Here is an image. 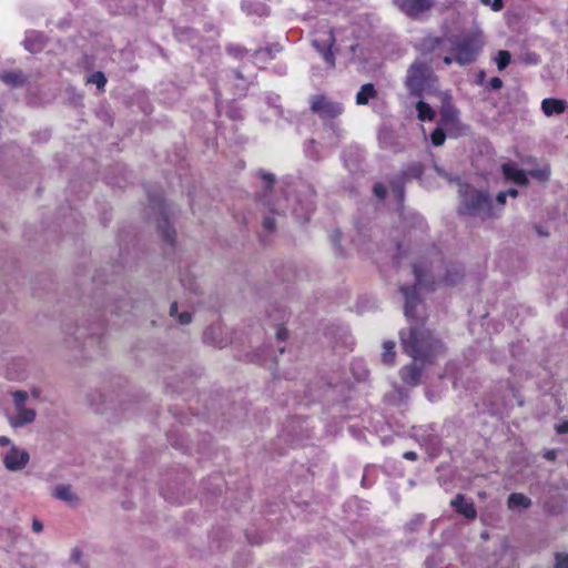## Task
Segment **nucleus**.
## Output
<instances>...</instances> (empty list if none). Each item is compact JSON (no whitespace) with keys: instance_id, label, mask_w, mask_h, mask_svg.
Instances as JSON below:
<instances>
[{"instance_id":"nucleus-9","label":"nucleus","mask_w":568,"mask_h":568,"mask_svg":"<svg viewBox=\"0 0 568 568\" xmlns=\"http://www.w3.org/2000/svg\"><path fill=\"white\" fill-rule=\"evenodd\" d=\"M311 109L323 119H334L344 111L342 103L333 101L325 95H313L311 98Z\"/></svg>"},{"instance_id":"nucleus-39","label":"nucleus","mask_w":568,"mask_h":568,"mask_svg":"<svg viewBox=\"0 0 568 568\" xmlns=\"http://www.w3.org/2000/svg\"><path fill=\"white\" fill-rule=\"evenodd\" d=\"M483 4L491 7L493 10L499 11L503 8V0H480Z\"/></svg>"},{"instance_id":"nucleus-34","label":"nucleus","mask_w":568,"mask_h":568,"mask_svg":"<svg viewBox=\"0 0 568 568\" xmlns=\"http://www.w3.org/2000/svg\"><path fill=\"white\" fill-rule=\"evenodd\" d=\"M430 139L435 146H440L446 140V134L442 128H437L433 131Z\"/></svg>"},{"instance_id":"nucleus-13","label":"nucleus","mask_w":568,"mask_h":568,"mask_svg":"<svg viewBox=\"0 0 568 568\" xmlns=\"http://www.w3.org/2000/svg\"><path fill=\"white\" fill-rule=\"evenodd\" d=\"M395 4L407 16L416 18L434 6V0H395Z\"/></svg>"},{"instance_id":"nucleus-33","label":"nucleus","mask_w":568,"mask_h":568,"mask_svg":"<svg viewBox=\"0 0 568 568\" xmlns=\"http://www.w3.org/2000/svg\"><path fill=\"white\" fill-rule=\"evenodd\" d=\"M263 203L264 205H267L270 212L274 214H281L282 212H284V209L286 207L282 204L281 201L271 202L270 200H266V195L263 196Z\"/></svg>"},{"instance_id":"nucleus-22","label":"nucleus","mask_w":568,"mask_h":568,"mask_svg":"<svg viewBox=\"0 0 568 568\" xmlns=\"http://www.w3.org/2000/svg\"><path fill=\"white\" fill-rule=\"evenodd\" d=\"M377 98V91L373 83H366L361 87L356 93L355 101L357 105H367L371 100Z\"/></svg>"},{"instance_id":"nucleus-44","label":"nucleus","mask_w":568,"mask_h":568,"mask_svg":"<svg viewBox=\"0 0 568 568\" xmlns=\"http://www.w3.org/2000/svg\"><path fill=\"white\" fill-rule=\"evenodd\" d=\"M276 338L280 342H284L287 338V329L283 326H278L276 331Z\"/></svg>"},{"instance_id":"nucleus-64","label":"nucleus","mask_w":568,"mask_h":568,"mask_svg":"<svg viewBox=\"0 0 568 568\" xmlns=\"http://www.w3.org/2000/svg\"><path fill=\"white\" fill-rule=\"evenodd\" d=\"M242 52V49L236 48V54H240Z\"/></svg>"},{"instance_id":"nucleus-8","label":"nucleus","mask_w":568,"mask_h":568,"mask_svg":"<svg viewBox=\"0 0 568 568\" xmlns=\"http://www.w3.org/2000/svg\"><path fill=\"white\" fill-rule=\"evenodd\" d=\"M334 43L335 36L332 28L326 24H322L318 29L315 30L314 37L312 39V45L323 57L324 61L331 67H334L335 64V57L332 52V47Z\"/></svg>"},{"instance_id":"nucleus-52","label":"nucleus","mask_w":568,"mask_h":568,"mask_svg":"<svg viewBox=\"0 0 568 568\" xmlns=\"http://www.w3.org/2000/svg\"><path fill=\"white\" fill-rule=\"evenodd\" d=\"M32 529L36 532H41L42 529H43L42 523L40 520H38V519H34L33 523H32Z\"/></svg>"},{"instance_id":"nucleus-27","label":"nucleus","mask_w":568,"mask_h":568,"mask_svg":"<svg viewBox=\"0 0 568 568\" xmlns=\"http://www.w3.org/2000/svg\"><path fill=\"white\" fill-rule=\"evenodd\" d=\"M378 139H379V143H381L382 148L394 151V152L399 150V145L395 141V136L392 131H389V130L381 131Z\"/></svg>"},{"instance_id":"nucleus-23","label":"nucleus","mask_w":568,"mask_h":568,"mask_svg":"<svg viewBox=\"0 0 568 568\" xmlns=\"http://www.w3.org/2000/svg\"><path fill=\"white\" fill-rule=\"evenodd\" d=\"M158 230L163 237V240L170 244L174 242L175 231L171 226L169 219L164 211H161V219L158 221Z\"/></svg>"},{"instance_id":"nucleus-35","label":"nucleus","mask_w":568,"mask_h":568,"mask_svg":"<svg viewBox=\"0 0 568 568\" xmlns=\"http://www.w3.org/2000/svg\"><path fill=\"white\" fill-rule=\"evenodd\" d=\"M424 521V516L422 515H415L407 524H406V528L409 530V531H414L418 528V526H420Z\"/></svg>"},{"instance_id":"nucleus-6","label":"nucleus","mask_w":568,"mask_h":568,"mask_svg":"<svg viewBox=\"0 0 568 568\" xmlns=\"http://www.w3.org/2000/svg\"><path fill=\"white\" fill-rule=\"evenodd\" d=\"M12 396V410L7 414L8 423L13 429L23 428L36 420V409L28 405L29 393L16 390Z\"/></svg>"},{"instance_id":"nucleus-45","label":"nucleus","mask_w":568,"mask_h":568,"mask_svg":"<svg viewBox=\"0 0 568 568\" xmlns=\"http://www.w3.org/2000/svg\"><path fill=\"white\" fill-rule=\"evenodd\" d=\"M278 97H274V98H270V105L274 109V112L277 114V115H282V109L281 106L276 103L278 101Z\"/></svg>"},{"instance_id":"nucleus-19","label":"nucleus","mask_w":568,"mask_h":568,"mask_svg":"<svg viewBox=\"0 0 568 568\" xmlns=\"http://www.w3.org/2000/svg\"><path fill=\"white\" fill-rule=\"evenodd\" d=\"M567 102L560 99L546 98L541 102V110L546 116L561 114L566 111Z\"/></svg>"},{"instance_id":"nucleus-57","label":"nucleus","mask_w":568,"mask_h":568,"mask_svg":"<svg viewBox=\"0 0 568 568\" xmlns=\"http://www.w3.org/2000/svg\"><path fill=\"white\" fill-rule=\"evenodd\" d=\"M178 314V304L176 303H172L171 307H170V315L171 316H175Z\"/></svg>"},{"instance_id":"nucleus-56","label":"nucleus","mask_w":568,"mask_h":568,"mask_svg":"<svg viewBox=\"0 0 568 568\" xmlns=\"http://www.w3.org/2000/svg\"><path fill=\"white\" fill-rule=\"evenodd\" d=\"M545 458H547L548 460H554L556 458V452L555 450L546 452Z\"/></svg>"},{"instance_id":"nucleus-58","label":"nucleus","mask_w":568,"mask_h":568,"mask_svg":"<svg viewBox=\"0 0 568 568\" xmlns=\"http://www.w3.org/2000/svg\"><path fill=\"white\" fill-rule=\"evenodd\" d=\"M505 192L507 193V196L516 197L518 195V191L516 189H509Z\"/></svg>"},{"instance_id":"nucleus-38","label":"nucleus","mask_w":568,"mask_h":568,"mask_svg":"<svg viewBox=\"0 0 568 568\" xmlns=\"http://www.w3.org/2000/svg\"><path fill=\"white\" fill-rule=\"evenodd\" d=\"M181 284L184 288L196 292V283L193 278L183 277L181 278Z\"/></svg>"},{"instance_id":"nucleus-53","label":"nucleus","mask_w":568,"mask_h":568,"mask_svg":"<svg viewBox=\"0 0 568 568\" xmlns=\"http://www.w3.org/2000/svg\"><path fill=\"white\" fill-rule=\"evenodd\" d=\"M403 457L408 460H416L417 454L415 452L408 450L403 454Z\"/></svg>"},{"instance_id":"nucleus-37","label":"nucleus","mask_w":568,"mask_h":568,"mask_svg":"<svg viewBox=\"0 0 568 568\" xmlns=\"http://www.w3.org/2000/svg\"><path fill=\"white\" fill-rule=\"evenodd\" d=\"M373 193L378 200H383L386 195V187L382 183H376L373 186Z\"/></svg>"},{"instance_id":"nucleus-46","label":"nucleus","mask_w":568,"mask_h":568,"mask_svg":"<svg viewBox=\"0 0 568 568\" xmlns=\"http://www.w3.org/2000/svg\"><path fill=\"white\" fill-rule=\"evenodd\" d=\"M262 179L264 180V182L266 183V186L270 187L273 185L274 181H275V176L272 174V173H265L263 172L261 174Z\"/></svg>"},{"instance_id":"nucleus-40","label":"nucleus","mask_w":568,"mask_h":568,"mask_svg":"<svg viewBox=\"0 0 568 568\" xmlns=\"http://www.w3.org/2000/svg\"><path fill=\"white\" fill-rule=\"evenodd\" d=\"M82 551L79 548H74L71 551L70 560L74 564L81 565Z\"/></svg>"},{"instance_id":"nucleus-63","label":"nucleus","mask_w":568,"mask_h":568,"mask_svg":"<svg viewBox=\"0 0 568 568\" xmlns=\"http://www.w3.org/2000/svg\"><path fill=\"white\" fill-rule=\"evenodd\" d=\"M215 100H216V104L219 105V102H220L219 95L215 97Z\"/></svg>"},{"instance_id":"nucleus-14","label":"nucleus","mask_w":568,"mask_h":568,"mask_svg":"<svg viewBox=\"0 0 568 568\" xmlns=\"http://www.w3.org/2000/svg\"><path fill=\"white\" fill-rule=\"evenodd\" d=\"M439 113V124L444 128L454 126L458 122V110L453 105L448 97L443 100Z\"/></svg>"},{"instance_id":"nucleus-47","label":"nucleus","mask_w":568,"mask_h":568,"mask_svg":"<svg viewBox=\"0 0 568 568\" xmlns=\"http://www.w3.org/2000/svg\"><path fill=\"white\" fill-rule=\"evenodd\" d=\"M556 432L558 434H567L568 433V420H564L556 425Z\"/></svg>"},{"instance_id":"nucleus-11","label":"nucleus","mask_w":568,"mask_h":568,"mask_svg":"<svg viewBox=\"0 0 568 568\" xmlns=\"http://www.w3.org/2000/svg\"><path fill=\"white\" fill-rule=\"evenodd\" d=\"M423 173V165L420 163H413L406 171L403 172V176L392 181L390 187L394 196L402 203L404 200V180L410 178H419Z\"/></svg>"},{"instance_id":"nucleus-49","label":"nucleus","mask_w":568,"mask_h":568,"mask_svg":"<svg viewBox=\"0 0 568 568\" xmlns=\"http://www.w3.org/2000/svg\"><path fill=\"white\" fill-rule=\"evenodd\" d=\"M236 77L241 81V83H239L237 87L240 88L239 94L242 95L246 91L247 87H246V83H245L243 77L239 72H236Z\"/></svg>"},{"instance_id":"nucleus-50","label":"nucleus","mask_w":568,"mask_h":568,"mask_svg":"<svg viewBox=\"0 0 568 568\" xmlns=\"http://www.w3.org/2000/svg\"><path fill=\"white\" fill-rule=\"evenodd\" d=\"M41 396V390L38 387H33L29 393V399L32 398L34 400H38Z\"/></svg>"},{"instance_id":"nucleus-31","label":"nucleus","mask_w":568,"mask_h":568,"mask_svg":"<svg viewBox=\"0 0 568 568\" xmlns=\"http://www.w3.org/2000/svg\"><path fill=\"white\" fill-rule=\"evenodd\" d=\"M87 83L95 84L99 90H104L106 78L101 71L93 72L87 79Z\"/></svg>"},{"instance_id":"nucleus-28","label":"nucleus","mask_w":568,"mask_h":568,"mask_svg":"<svg viewBox=\"0 0 568 568\" xmlns=\"http://www.w3.org/2000/svg\"><path fill=\"white\" fill-rule=\"evenodd\" d=\"M416 111H417L418 119L420 121H430L435 116V111L432 109V106L428 103L424 102L423 100H419L416 103Z\"/></svg>"},{"instance_id":"nucleus-12","label":"nucleus","mask_w":568,"mask_h":568,"mask_svg":"<svg viewBox=\"0 0 568 568\" xmlns=\"http://www.w3.org/2000/svg\"><path fill=\"white\" fill-rule=\"evenodd\" d=\"M314 209H315L314 192H313V190L307 187L305 199L296 200V204L292 209V213L296 217V220H298L301 222H306L310 220L311 214L314 212Z\"/></svg>"},{"instance_id":"nucleus-51","label":"nucleus","mask_w":568,"mask_h":568,"mask_svg":"<svg viewBox=\"0 0 568 568\" xmlns=\"http://www.w3.org/2000/svg\"><path fill=\"white\" fill-rule=\"evenodd\" d=\"M507 193L501 191L496 196V202L498 205H504L506 203Z\"/></svg>"},{"instance_id":"nucleus-16","label":"nucleus","mask_w":568,"mask_h":568,"mask_svg":"<svg viewBox=\"0 0 568 568\" xmlns=\"http://www.w3.org/2000/svg\"><path fill=\"white\" fill-rule=\"evenodd\" d=\"M501 171L506 180L513 181L518 185L528 183L527 173L520 170L514 162H507L501 165Z\"/></svg>"},{"instance_id":"nucleus-43","label":"nucleus","mask_w":568,"mask_h":568,"mask_svg":"<svg viewBox=\"0 0 568 568\" xmlns=\"http://www.w3.org/2000/svg\"><path fill=\"white\" fill-rule=\"evenodd\" d=\"M489 87L490 89L493 90H499L501 87H503V81L501 79L497 78V77H494L489 80Z\"/></svg>"},{"instance_id":"nucleus-4","label":"nucleus","mask_w":568,"mask_h":568,"mask_svg":"<svg viewBox=\"0 0 568 568\" xmlns=\"http://www.w3.org/2000/svg\"><path fill=\"white\" fill-rule=\"evenodd\" d=\"M405 85L410 95L422 99L438 91V79L428 64L415 61L407 70Z\"/></svg>"},{"instance_id":"nucleus-30","label":"nucleus","mask_w":568,"mask_h":568,"mask_svg":"<svg viewBox=\"0 0 568 568\" xmlns=\"http://www.w3.org/2000/svg\"><path fill=\"white\" fill-rule=\"evenodd\" d=\"M511 55L507 50H499L497 54L494 57V61L497 64L499 71L505 70L510 63Z\"/></svg>"},{"instance_id":"nucleus-2","label":"nucleus","mask_w":568,"mask_h":568,"mask_svg":"<svg viewBox=\"0 0 568 568\" xmlns=\"http://www.w3.org/2000/svg\"><path fill=\"white\" fill-rule=\"evenodd\" d=\"M413 272L416 280L415 286H402L400 292L405 298V316L408 321H414L418 318L417 307L420 305V300L417 294V287L424 288H433V284L437 280L445 283L446 285H455L463 277V267L459 264H452L446 268V273L443 278H439V275L436 274L433 263L430 265L420 263L413 265Z\"/></svg>"},{"instance_id":"nucleus-54","label":"nucleus","mask_w":568,"mask_h":568,"mask_svg":"<svg viewBox=\"0 0 568 568\" xmlns=\"http://www.w3.org/2000/svg\"><path fill=\"white\" fill-rule=\"evenodd\" d=\"M443 62L447 65H450L453 62H455L454 53L443 55Z\"/></svg>"},{"instance_id":"nucleus-18","label":"nucleus","mask_w":568,"mask_h":568,"mask_svg":"<svg viewBox=\"0 0 568 568\" xmlns=\"http://www.w3.org/2000/svg\"><path fill=\"white\" fill-rule=\"evenodd\" d=\"M413 437L422 446H433V445H436V443H437L435 432L429 426L413 427Z\"/></svg>"},{"instance_id":"nucleus-20","label":"nucleus","mask_w":568,"mask_h":568,"mask_svg":"<svg viewBox=\"0 0 568 568\" xmlns=\"http://www.w3.org/2000/svg\"><path fill=\"white\" fill-rule=\"evenodd\" d=\"M52 495L54 498L69 505H75L78 503V496L73 493L70 485H57L52 491Z\"/></svg>"},{"instance_id":"nucleus-7","label":"nucleus","mask_w":568,"mask_h":568,"mask_svg":"<svg viewBox=\"0 0 568 568\" xmlns=\"http://www.w3.org/2000/svg\"><path fill=\"white\" fill-rule=\"evenodd\" d=\"M0 459L9 471H21L30 462V454L27 449L18 446L8 436H0Z\"/></svg>"},{"instance_id":"nucleus-15","label":"nucleus","mask_w":568,"mask_h":568,"mask_svg":"<svg viewBox=\"0 0 568 568\" xmlns=\"http://www.w3.org/2000/svg\"><path fill=\"white\" fill-rule=\"evenodd\" d=\"M450 506L460 515H463L467 519H475L477 517V511L475 509L474 503L469 499H466L464 495L458 494L452 501Z\"/></svg>"},{"instance_id":"nucleus-55","label":"nucleus","mask_w":568,"mask_h":568,"mask_svg":"<svg viewBox=\"0 0 568 568\" xmlns=\"http://www.w3.org/2000/svg\"><path fill=\"white\" fill-rule=\"evenodd\" d=\"M314 143H315L314 141H311L310 145L306 148L305 152H306L307 156H310L312 159H317L315 153H313V151L311 150V148L314 145Z\"/></svg>"},{"instance_id":"nucleus-17","label":"nucleus","mask_w":568,"mask_h":568,"mask_svg":"<svg viewBox=\"0 0 568 568\" xmlns=\"http://www.w3.org/2000/svg\"><path fill=\"white\" fill-rule=\"evenodd\" d=\"M44 36L39 31H27L26 32V39H24V48L31 53H37L41 51L44 47Z\"/></svg>"},{"instance_id":"nucleus-1","label":"nucleus","mask_w":568,"mask_h":568,"mask_svg":"<svg viewBox=\"0 0 568 568\" xmlns=\"http://www.w3.org/2000/svg\"><path fill=\"white\" fill-rule=\"evenodd\" d=\"M404 352L413 358V363L402 368L400 377L409 386L419 383L423 365L432 363L443 351L442 342L436 338L424 325H412L409 329L400 332Z\"/></svg>"},{"instance_id":"nucleus-36","label":"nucleus","mask_w":568,"mask_h":568,"mask_svg":"<svg viewBox=\"0 0 568 568\" xmlns=\"http://www.w3.org/2000/svg\"><path fill=\"white\" fill-rule=\"evenodd\" d=\"M555 568H568V554H557Z\"/></svg>"},{"instance_id":"nucleus-3","label":"nucleus","mask_w":568,"mask_h":568,"mask_svg":"<svg viewBox=\"0 0 568 568\" xmlns=\"http://www.w3.org/2000/svg\"><path fill=\"white\" fill-rule=\"evenodd\" d=\"M459 213L480 220L497 215L488 193L476 190L469 184L459 183Z\"/></svg>"},{"instance_id":"nucleus-5","label":"nucleus","mask_w":568,"mask_h":568,"mask_svg":"<svg viewBox=\"0 0 568 568\" xmlns=\"http://www.w3.org/2000/svg\"><path fill=\"white\" fill-rule=\"evenodd\" d=\"M479 33L453 36L448 38L447 49L454 53L455 62L462 67L475 62L483 49Z\"/></svg>"},{"instance_id":"nucleus-62","label":"nucleus","mask_w":568,"mask_h":568,"mask_svg":"<svg viewBox=\"0 0 568 568\" xmlns=\"http://www.w3.org/2000/svg\"><path fill=\"white\" fill-rule=\"evenodd\" d=\"M364 377H365V374H364V373H363V374H358V375H357V378H364Z\"/></svg>"},{"instance_id":"nucleus-29","label":"nucleus","mask_w":568,"mask_h":568,"mask_svg":"<svg viewBox=\"0 0 568 568\" xmlns=\"http://www.w3.org/2000/svg\"><path fill=\"white\" fill-rule=\"evenodd\" d=\"M395 344L387 341L383 344L382 361L384 364L392 365L395 362Z\"/></svg>"},{"instance_id":"nucleus-24","label":"nucleus","mask_w":568,"mask_h":568,"mask_svg":"<svg viewBox=\"0 0 568 568\" xmlns=\"http://www.w3.org/2000/svg\"><path fill=\"white\" fill-rule=\"evenodd\" d=\"M280 49L278 44H270L265 48L255 50L253 54L255 63L266 62L274 59L275 54L280 52Z\"/></svg>"},{"instance_id":"nucleus-41","label":"nucleus","mask_w":568,"mask_h":568,"mask_svg":"<svg viewBox=\"0 0 568 568\" xmlns=\"http://www.w3.org/2000/svg\"><path fill=\"white\" fill-rule=\"evenodd\" d=\"M263 227L267 232H273L274 227H275L274 219L270 217V216H265L263 220Z\"/></svg>"},{"instance_id":"nucleus-60","label":"nucleus","mask_w":568,"mask_h":568,"mask_svg":"<svg viewBox=\"0 0 568 568\" xmlns=\"http://www.w3.org/2000/svg\"><path fill=\"white\" fill-rule=\"evenodd\" d=\"M361 365H362V362H354L353 363L352 367H353L354 373L356 372V367L361 366Z\"/></svg>"},{"instance_id":"nucleus-32","label":"nucleus","mask_w":568,"mask_h":568,"mask_svg":"<svg viewBox=\"0 0 568 568\" xmlns=\"http://www.w3.org/2000/svg\"><path fill=\"white\" fill-rule=\"evenodd\" d=\"M528 174L538 181H546L550 175V170L547 165L532 169L528 172Z\"/></svg>"},{"instance_id":"nucleus-10","label":"nucleus","mask_w":568,"mask_h":568,"mask_svg":"<svg viewBox=\"0 0 568 568\" xmlns=\"http://www.w3.org/2000/svg\"><path fill=\"white\" fill-rule=\"evenodd\" d=\"M447 43L448 38L426 36L418 41L417 48L424 55L432 53L440 58L447 51Z\"/></svg>"},{"instance_id":"nucleus-59","label":"nucleus","mask_w":568,"mask_h":568,"mask_svg":"<svg viewBox=\"0 0 568 568\" xmlns=\"http://www.w3.org/2000/svg\"><path fill=\"white\" fill-rule=\"evenodd\" d=\"M485 79V72L484 71H480L479 74H478V83H481Z\"/></svg>"},{"instance_id":"nucleus-25","label":"nucleus","mask_w":568,"mask_h":568,"mask_svg":"<svg viewBox=\"0 0 568 568\" xmlns=\"http://www.w3.org/2000/svg\"><path fill=\"white\" fill-rule=\"evenodd\" d=\"M0 80L11 87H20L26 82V77L22 71H8L0 74Z\"/></svg>"},{"instance_id":"nucleus-61","label":"nucleus","mask_w":568,"mask_h":568,"mask_svg":"<svg viewBox=\"0 0 568 568\" xmlns=\"http://www.w3.org/2000/svg\"><path fill=\"white\" fill-rule=\"evenodd\" d=\"M365 483H366V475L364 474L363 479H362V484L365 485Z\"/></svg>"},{"instance_id":"nucleus-21","label":"nucleus","mask_w":568,"mask_h":568,"mask_svg":"<svg viewBox=\"0 0 568 568\" xmlns=\"http://www.w3.org/2000/svg\"><path fill=\"white\" fill-rule=\"evenodd\" d=\"M203 339L206 344H211L220 348L226 345V342L222 337V327L220 325L206 328L203 334Z\"/></svg>"},{"instance_id":"nucleus-26","label":"nucleus","mask_w":568,"mask_h":568,"mask_svg":"<svg viewBox=\"0 0 568 568\" xmlns=\"http://www.w3.org/2000/svg\"><path fill=\"white\" fill-rule=\"evenodd\" d=\"M507 504L510 509L515 510L530 507L531 500L523 494L513 493L509 495Z\"/></svg>"},{"instance_id":"nucleus-42","label":"nucleus","mask_w":568,"mask_h":568,"mask_svg":"<svg viewBox=\"0 0 568 568\" xmlns=\"http://www.w3.org/2000/svg\"><path fill=\"white\" fill-rule=\"evenodd\" d=\"M129 303L126 301H121L120 304H114L110 306V311L112 313H115L116 315H120L122 307L128 306Z\"/></svg>"},{"instance_id":"nucleus-48","label":"nucleus","mask_w":568,"mask_h":568,"mask_svg":"<svg viewBox=\"0 0 568 568\" xmlns=\"http://www.w3.org/2000/svg\"><path fill=\"white\" fill-rule=\"evenodd\" d=\"M179 322L181 324H189L191 322V314L189 312H182L179 314Z\"/></svg>"}]
</instances>
